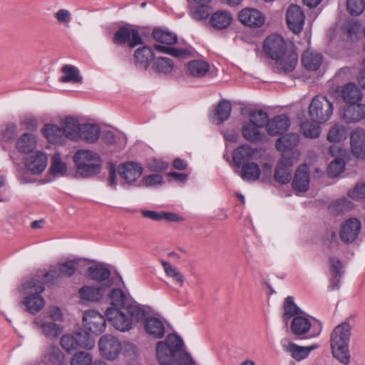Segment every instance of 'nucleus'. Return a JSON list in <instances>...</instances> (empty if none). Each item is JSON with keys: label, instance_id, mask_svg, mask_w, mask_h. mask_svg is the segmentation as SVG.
Here are the masks:
<instances>
[{"label": "nucleus", "instance_id": "obj_1", "mask_svg": "<svg viewBox=\"0 0 365 365\" xmlns=\"http://www.w3.org/2000/svg\"><path fill=\"white\" fill-rule=\"evenodd\" d=\"M265 54L275 61V70L279 73L292 72L298 61V55L293 50H287L284 38L277 34L266 38L263 44Z\"/></svg>", "mask_w": 365, "mask_h": 365}, {"label": "nucleus", "instance_id": "obj_2", "mask_svg": "<svg viewBox=\"0 0 365 365\" xmlns=\"http://www.w3.org/2000/svg\"><path fill=\"white\" fill-rule=\"evenodd\" d=\"M145 310L138 303L131 300L124 310L106 309V316L114 328L120 331H127L132 328L133 322L144 319Z\"/></svg>", "mask_w": 365, "mask_h": 365}, {"label": "nucleus", "instance_id": "obj_3", "mask_svg": "<svg viewBox=\"0 0 365 365\" xmlns=\"http://www.w3.org/2000/svg\"><path fill=\"white\" fill-rule=\"evenodd\" d=\"M351 325L343 322L336 326L330 334V346L333 356L340 363L349 365L351 354L349 345L351 337Z\"/></svg>", "mask_w": 365, "mask_h": 365}, {"label": "nucleus", "instance_id": "obj_4", "mask_svg": "<svg viewBox=\"0 0 365 365\" xmlns=\"http://www.w3.org/2000/svg\"><path fill=\"white\" fill-rule=\"evenodd\" d=\"M73 161L78 177L90 178L101 172L102 161L98 155L91 150H78L73 156Z\"/></svg>", "mask_w": 365, "mask_h": 365}, {"label": "nucleus", "instance_id": "obj_5", "mask_svg": "<svg viewBox=\"0 0 365 365\" xmlns=\"http://www.w3.org/2000/svg\"><path fill=\"white\" fill-rule=\"evenodd\" d=\"M25 294H28L22 303L25 305L26 311L32 314L40 312L44 307L45 302L40 294L44 291V285L41 281L31 279L23 284Z\"/></svg>", "mask_w": 365, "mask_h": 365}, {"label": "nucleus", "instance_id": "obj_6", "mask_svg": "<svg viewBox=\"0 0 365 365\" xmlns=\"http://www.w3.org/2000/svg\"><path fill=\"white\" fill-rule=\"evenodd\" d=\"M333 113V104L324 96H317L309 107V114L312 120L319 123L327 121Z\"/></svg>", "mask_w": 365, "mask_h": 365}, {"label": "nucleus", "instance_id": "obj_7", "mask_svg": "<svg viewBox=\"0 0 365 365\" xmlns=\"http://www.w3.org/2000/svg\"><path fill=\"white\" fill-rule=\"evenodd\" d=\"M98 347L101 354L109 360L118 358L122 350L119 340L110 334H105L100 338Z\"/></svg>", "mask_w": 365, "mask_h": 365}, {"label": "nucleus", "instance_id": "obj_8", "mask_svg": "<svg viewBox=\"0 0 365 365\" xmlns=\"http://www.w3.org/2000/svg\"><path fill=\"white\" fill-rule=\"evenodd\" d=\"M128 43L130 48H134L143 43L138 30L128 26H121L114 34L113 43L117 45Z\"/></svg>", "mask_w": 365, "mask_h": 365}, {"label": "nucleus", "instance_id": "obj_9", "mask_svg": "<svg viewBox=\"0 0 365 365\" xmlns=\"http://www.w3.org/2000/svg\"><path fill=\"white\" fill-rule=\"evenodd\" d=\"M281 345L283 350L288 353L292 359L299 361L309 356L311 351L317 349V344H312L309 346H302L297 345L288 339H284L281 341Z\"/></svg>", "mask_w": 365, "mask_h": 365}, {"label": "nucleus", "instance_id": "obj_10", "mask_svg": "<svg viewBox=\"0 0 365 365\" xmlns=\"http://www.w3.org/2000/svg\"><path fill=\"white\" fill-rule=\"evenodd\" d=\"M83 321L84 327L93 334H100L106 329V319L96 311H86L84 313Z\"/></svg>", "mask_w": 365, "mask_h": 365}, {"label": "nucleus", "instance_id": "obj_11", "mask_svg": "<svg viewBox=\"0 0 365 365\" xmlns=\"http://www.w3.org/2000/svg\"><path fill=\"white\" fill-rule=\"evenodd\" d=\"M287 23L294 34H299L304 27L305 16L302 9L297 5H291L286 13Z\"/></svg>", "mask_w": 365, "mask_h": 365}, {"label": "nucleus", "instance_id": "obj_12", "mask_svg": "<svg viewBox=\"0 0 365 365\" xmlns=\"http://www.w3.org/2000/svg\"><path fill=\"white\" fill-rule=\"evenodd\" d=\"M365 117V105L354 103L343 107L341 118L346 123H355Z\"/></svg>", "mask_w": 365, "mask_h": 365}, {"label": "nucleus", "instance_id": "obj_13", "mask_svg": "<svg viewBox=\"0 0 365 365\" xmlns=\"http://www.w3.org/2000/svg\"><path fill=\"white\" fill-rule=\"evenodd\" d=\"M48 158L41 151H34L26 158L25 165L34 175L42 173L47 166Z\"/></svg>", "mask_w": 365, "mask_h": 365}, {"label": "nucleus", "instance_id": "obj_14", "mask_svg": "<svg viewBox=\"0 0 365 365\" xmlns=\"http://www.w3.org/2000/svg\"><path fill=\"white\" fill-rule=\"evenodd\" d=\"M33 324L36 329H40L41 333L47 338H55L62 332V328L60 325L48 322L45 316L40 315L36 317Z\"/></svg>", "mask_w": 365, "mask_h": 365}, {"label": "nucleus", "instance_id": "obj_15", "mask_svg": "<svg viewBox=\"0 0 365 365\" xmlns=\"http://www.w3.org/2000/svg\"><path fill=\"white\" fill-rule=\"evenodd\" d=\"M292 165V158L283 154L281 160L277 165L274 175V180L280 184L289 182L291 180V167Z\"/></svg>", "mask_w": 365, "mask_h": 365}, {"label": "nucleus", "instance_id": "obj_16", "mask_svg": "<svg viewBox=\"0 0 365 365\" xmlns=\"http://www.w3.org/2000/svg\"><path fill=\"white\" fill-rule=\"evenodd\" d=\"M361 230V222L356 218L347 220L341 226L339 237L342 242L351 243L358 237Z\"/></svg>", "mask_w": 365, "mask_h": 365}, {"label": "nucleus", "instance_id": "obj_17", "mask_svg": "<svg viewBox=\"0 0 365 365\" xmlns=\"http://www.w3.org/2000/svg\"><path fill=\"white\" fill-rule=\"evenodd\" d=\"M242 24L250 27H259L264 23L263 14L255 9H244L238 15Z\"/></svg>", "mask_w": 365, "mask_h": 365}, {"label": "nucleus", "instance_id": "obj_18", "mask_svg": "<svg viewBox=\"0 0 365 365\" xmlns=\"http://www.w3.org/2000/svg\"><path fill=\"white\" fill-rule=\"evenodd\" d=\"M336 93L339 94L344 101L350 104L359 102L363 97L361 91L355 83H349L343 86H338Z\"/></svg>", "mask_w": 365, "mask_h": 365}, {"label": "nucleus", "instance_id": "obj_19", "mask_svg": "<svg viewBox=\"0 0 365 365\" xmlns=\"http://www.w3.org/2000/svg\"><path fill=\"white\" fill-rule=\"evenodd\" d=\"M352 153L358 158H365V130L357 128L352 131L350 137Z\"/></svg>", "mask_w": 365, "mask_h": 365}, {"label": "nucleus", "instance_id": "obj_20", "mask_svg": "<svg viewBox=\"0 0 365 365\" xmlns=\"http://www.w3.org/2000/svg\"><path fill=\"white\" fill-rule=\"evenodd\" d=\"M120 175L128 182L130 183L138 179L143 173L142 166L134 162H127L119 168Z\"/></svg>", "mask_w": 365, "mask_h": 365}, {"label": "nucleus", "instance_id": "obj_21", "mask_svg": "<svg viewBox=\"0 0 365 365\" xmlns=\"http://www.w3.org/2000/svg\"><path fill=\"white\" fill-rule=\"evenodd\" d=\"M289 125V119L286 115H278L268 122L267 132L272 136L279 135L285 132Z\"/></svg>", "mask_w": 365, "mask_h": 365}, {"label": "nucleus", "instance_id": "obj_22", "mask_svg": "<svg viewBox=\"0 0 365 365\" xmlns=\"http://www.w3.org/2000/svg\"><path fill=\"white\" fill-rule=\"evenodd\" d=\"M155 54L151 48L147 46L139 47L134 53V63L140 69H146L154 59Z\"/></svg>", "mask_w": 365, "mask_h": 365}, {"label": "nucleus", "instance_id": "obj_23", "mask_svg": "<svg viewBox=\"0 0 365 365\" xmlns=\"http://www.w3.org/2000/svg\"><path fill=\"white\" fill-rule=\"evenodd\" d=\"M257 150L248 145H242L233 151L232 160L235 165L240 168L245 163L253 159Z\"/></svg>", "mask_w": 365, "mask_h": 365}, {"label": "nucleus", "instance_id": "obj_24", "mask_svg": "<svg viewBox=\"0 0 365 365\" xmlns=\"http://www.w3.org/2000/svg\"><path fill=\"white\" fill-rule=\"evenodd\" d=\"M292 186L295 190L299 192H305L309 189V175L306 165H302L297 168Z\"/></svg>", "mask_w": 365, "mask_h": 365}, {"label": "nucleus", "instance_id": "obj_25", "mask_svg": "<svg viewBox=\"0 0 365 365\" xmlns=\"http://www.w3.org/2000/svg\"><path fill=\"white\" fill-rule=\"evenodd\" d=\"M100 135V128L98 125L92 123H83L80 127L78 140H83L89 143H96Z\"/></svg>", "mask_w": 365, "mask_h": 365}, {"label": "nucleus", "instance_id": "obj_26", "mask_svg": "<svg viewBox=\"0 0 365 365\" xmlns=\"http://www.w3.org/2000/svg\"><path fill=\"white\" fill-rule=\"evenodd\" d=\"M146 333L155 339H161L165 334V327L163 322L156 317H148L145 322Z\"/></svg>", "mask_w": 365, "mask_h": 365}, {"label": "nucleus", "instance_id": "obj_27", "mask_svg": "<svg viewBox=\"0 0 365 365\" xmlns=\"http://www.w3.org/2000/svg\"><path fill=\"white\" fill-rule=\"evenodd\" d=\"M111 307L108 309L112 310H124L126 306L132 300L121 289H113L109 295Z\"/></svg>", "mask_w": 365, "mask_h": 365}, {"label": "nucleus", "instance_id": "obj_28", "mask_svg": "<svg viewBox=\"0 0 365 365\" xmlns=\"http://www.w3.org/2000/svg\"><path fill=\"white\" fill-rule=\"evenodd\" d=\"M311 322L304 316L299 315L292 319L291 322V331L298 338L307 334L311 329Z\"/></svg>", "mask_w": 365, "mask_h": 365}, {"label": "nucleus", "instance_id": "obj_29", "mask_svg": "<svg viewBox=\"0 0 365 365\" xmlns=\"http://www.w3.org/2000/svg\"><path fill=\"white\" fill-rule=\"evenodd\" d=\"M302 61L307 70L317 71L323 61V56L319 52L307 50L302 55Z\"/></svg>", "mask_w": 365, "mask_h": 365}, {"label": "nucleus", "instance_id": "obj_30", "mask_svg": "<svg viewBox=\"0 0 365 365\" xmlns=\"http://www.w3.org/2000/svg\"><path fill=\"white\" fill-rule=\"evenodd\" d=\"M240 178L246 182L257 181L261 175V170L256 163L250 162L241 165Z\"/></svg>", "mask_w": 365, "mask_h": 365}, {"label": "nucleus", "instance_id": "obj_31", "mask_svg": "<svg viewBox=\"0 0 365 365\" xmlns=\"http://www.w3.org/2000/svg\"><path fill=\"white\" fill-rule=\"evenodd\" d=\"M232 110L230 103L227 100H222L219 101L215 109L213 117L211 120L213 123L220 124L227 120Z\"/></svg>", "mask_w": 365, "mask_h": 365}, {"label": "nucleus", "instance_id": "obj_32", "mask_svg": "<svg viewBox=\"0 0 365 365\" xmlns=\"http://www.w3.org/2000/svg\"><path fill=\"white\" fill-rule=\"evenodd\" d=\"M176 354L164 341H158L156 346L157 359L160 365H172Z\"/></svg>", "mask_w": 365, "mask_h": 365}, {"label": "nucleus", "instance_id": "obj_33", "mask_svg": "<svg viewBox=\"0 0 365 365\" xmlns=\"http://www.w3.org/2000/svg\"><path fill=\"white\" fill-rule=\"evenodd\" d=\"M81 124L73 117H67L63 122V134L68 139L78 141V132Z\"/></svg>", "mask_w": 365, "mask_h": 365}, {"label": "nucleus", "instance_id": "obj_34", "mask_svg": "<svg viewBox=\"0 0 365 365\" xmlns=\"http://www.w3.org/2000/svg\"><path fill=\"white\" fill-rule=\"evenodd\" d=\"M299 142V136L296 133H288L277 139L275 143L276 148L282 152L287 151L295 148Z\"/></svg>", "mask_w": 365, "mask_h": 365}, {"label": "nucleus", "instance_id": "obj_35", "mask_svg": "<svg viewBox=\"0 0 365 365\" xmlns=\"http://www.w3.org/2000/svg\"><path fill=\"white\" fill-rule=\"evenodd\" d=\"M209 69V64L206 61L201 60H192L187 64L188 75L195 78L205 76Z\"/></svg>", "mask_w": 365, "mask_h": 365}, {"label": "nucleus", "instance_id": "obj_36", "mask_svg": "<svg viewBox=\"0 0 365 365\" xmlns=\"http://www.w3.org/2000/svg\"><path fill=\"white\" fill-rule=\"evenodd\" d=\"M103 287L83 286L79 289V295L81 299L88 302H98L101 300L104 294Z\"/></svg>", "mask_w": 365, "mask_h": 365}, {"label": "nucleus", "instance_id": "obj_37", "mask_svg": "<svg viewBox=\"0 0 365 365\" xmlns=\"http://www.w3.org/2000/svg\"><path fill=\"white\" fill-rule=\"evenodd\" d=\"M36 140L33 134L24 133L16 141V149L23 153H31L35 149Z\"/></svg>", "mask_w": 365, "mask_h": 365}, {"label": "nucleus", "instance_id": "obj_38", "mask_svg": "<svg viewBox=\"0 0 365 365\" xmlns=\"http://www.w3.org/2000/svg\"><path fill=\"white\" fill-rule=\"evenodd\" d=\"M43 365H66L64 355L62 351L56 347L51 348L48 351L42 356L41 360Z\"/></svg>", "mask_w": 365, "mask_h": 365}, {"label": "nucleus", "instance_id": "obj_39", "mask_svg": "<svg viewBox=\"0 0 365 365\" xmlns=\"http://www.w3.org/2000/svg\"><path fill=\"white\" fill-rule=\"evenodd\" d=\"M303 314V312L294 304L292 297H287L284 303L283 322L287 325L292 317H298Z\"/></svg>", "mask_w": 365, "mask_h": 365}, {"label": "nucleus", "instance_id": "obj_40", "mask_svg": "<svg viewBox=\"0 0 365 365\" xmlns=\"http://www.w3.org/2000/svg\"><path fill=\"white\" fill-rule=\"evenodd\" d=\"M231 14L225 11H219L214 13L210 18L211 25L217 29L227 28L232 23Z\"/></svg>", "mask_w": 365, "mask_h": 365}, {"label": "nucleus", "instance_id": "obj_41", "mask_svg": "<svg viewBox=\"0 0 365 365\" xmlns=\"http://www.w3.org/2000/svg\"><path fill=\"white\" fill-rule=\"evenodd\" d=\"M63 75L61 77L62 83H79L82 82V77L78 69L72 65H65L61 68Z\"/></svg>", "mask_w": 365, "mask_h": 365}, {"label": "nucleus", "instance_id": "obj_42", "mask_svg": "<svg viewBox=\"0 0 365 365\" xmlns=\"http://www.w3.org/2000/svg\"><path fill=\"white\" fill-rule=\"evenodd\" d=\"M153 37L155 40L163 44L174 45L178 42V37L175 34L160 28L153 30Z\"/></svg>", "mask_w": 365, "mask_h": 365}, {"label": "nucleus", "instance_id": "obj_43", "mask_svg": "<svg viewBox=\"0 0 365 365\" xmlns=\"http://www.w3.org/2000/svg\"><path fill=\"white\" fill-rule=\"evenodd\" d=\"M259 127H257L250 123H246L242 126L243 137L249 142L257 143L261 141L264 134L259 130Z\"/></svg>", "mask_w": 365, "mask_h": 365}, {"label": "nucleus", "instance_id": "obj_44", "mask_svg": "<svg viewBox=\"0 0 365 365\" xmlns=\"http://www.w3.org/2000/svg\"><path fill=\"white\" fill-rule=\"evenodd\" d=\"M82 259L81 258H75L73 259L67 260L63 262L58 264V267L62 276L66 277H72L78 267L80 266Z\"/></svg>", "mask_w": 365, "mask_h": 365}, {"label": "nucleus", "instance_id": "obj_45", "mask_svg": "<svg viewBox=\"0 0 365 365\" xmlns=\"http://www.w3.org/2000/svg\"><path fill=\"white\" fill-rule=\"evenodd\" d=\"M43 133L51 143H59L63 138L62 128L53 124H47L43 128Z\"/></svg>", "mask_w": 365, "mask_h": 365}, {"label": "nucleus", "instance_id": "obj_46", "mask_svg": "<svg viewBox=\"0 0 365 365\" xmlns=\"http://www.w3.org/2000/svg\"><path fill=\"white\" fill-rule=\"evenodd\" d=\"M78 348L91 349L95 346V340L90 334L82 329H78L74 332Z\"/></svg>", "mask_w": 365, "mask_h": 365}, {"label": "nucleus", "instance_id": "obj_47", "mask_svg": "<svg viewBox=\"0 0 365 365\" xmlns=\"http://www.w3.org/2000/svg\"><path fill=\"white\" fill-rule=\"evenodd\" d=\"M88 273L90 279L99 282L107 280L110 277L109 269L103 265L90 267L88 269Z\"/></svg>", "mask_w": 365, "mask_h": 365}, {"label": "nucleus", "instance_id": "obj_48", "mask_svg": "<svg viewBox=\"0 0 365 365\" xmlns=\"http://www.w3.org/2000/svg\"><path fill=\"white\" fill-rule=\"evenodd\" d=\"M49 171L54 175L63 176L66 173V164L62 161L61 155L59 153H55L53 155Z\"/></svg>", "mask_w": 365, "mask_h": 365}, {"label": "nucleus", "instance_id": "obj_49", "mask_svg": "<svg viewBox=\"0 0 365 365\" xmlns=\"http://www.w3.org/2000/svg\"><path fill=\"white\" fill-rule=\"evenodd\" d=\"M161 264L163 267L166 275L171 277L180 287H182L185 282L182 274L169 262L162 260Z\"/></svg>", "mask_w": 365, "mask_h": 365}, {"label": "nucleus", "instance_id": "obj_50", "mask_svg": "<svg viewBox=\"0 0 365 365\" xmlns=\"http://www.w3.org/2000/svg\"><path fill=\"white\" fill-rule=\"evenodd\" d=\"M346 137L345 128L340 124H334L329 130L327 133V140L331 143L340 142Z\"/></svg>", "mask_w": 365, "mask_h": 365}, {"label": "nucleus", "instance_id": "obj_51", "mask_svg": "<svg viewBox=\"0 0 365 365\" xmlns=\"http://www.w3.org/2000/svg\"><path fill=\"white\" fill-rule=\"evenodd\" d=\"M250 123L257 127L263 128L264 125L267 126L268 122L267 113L262 110H255L250 113Z\"/></svg>", "mask_w": 365, "mask_h": 365}, {"label": "nucleus", "instance_id": "obj_52", "mask_svg": "<svg viewBox=\"0 0 365 365\" xmlns=\"http://www.w3.org/2000/svg\"><path fill=\"white\" fill-rule=\"evenodd\" d=\"M173 61L166 57L158 58L153 64V68L159 73H170L173 71Z\"/></svg>", "mask_w": 365, "mask_h": 365}, {"label": "nucleus", "instance_id": "obj_53", "mask_svg": "<svg viewBox=\"0 0 365 365\" xmlns=\"http://www.w3.org/2000/svg\"><path fill=\"white\" fill-rule=\"evenodd\" d=\"M303 135L309 138H316L320 134L319 125L309 121H305L301 125Z\"/></svg>", "mask_w": 365, "mask_h": 365}, {"label": "nucleus", "instance_id": "obj_54", "mask_svg": "<svg viewBox=\"0 0 365 365\" xmlns=\"http://www.w3.org/2000/svg\"><path fill=\"white\" fill-rule=\"evenodd\" d=\"M92 356L86 351L76 352L71 359V365H91Z\"/></svg>", "mask_w": 365, "mask_h": 365}, {"label": "nucleus", "instance_id": "obj_55", "mask_svg": "<svg viewBox=\"0 0 365 365\" xmlns=\"http://www.w3.org/2000/svg\"><path fill=\"white\" fill-rule=\"evenodd\" d=\"M345 168L344 161L341 158L332 160L327 168V173L330 177H336L341 173Z\"/></svg>", "mask_w": 365, "mask_h": 365}, {"label": "nucleus", "instance_id": "obj_56", "mask_svg": "<svg viewBox=\"0 0 365 365\" xmlns=\"http://www.w3.org/2000/svg\"><path fill=\"white\" fill-rule=\"evenodd\" d=\"M53 16L59 24L69 27L72 19V14L69 10L65 9H58L54 13Z\"/></svg>", "mask_w": 365, "mask_h": 365}, {"label": "nucleus", "instance_id": "obj_57", "mask_svg": "<svg viewBox=\"0 0 365 365\" xmlns=\"http://www.w3.org/2000/svg\"><path fill=\"white\" fill-rule=\"evenodd\" d=\"M164 342H165L175 354L180 351L184 346L182 339L175 334L168 335Z\"/></svg>", "mask_w": 365, "mask_h": 365}, {"label": "nucleus", "instance_id": "obj_58", "mask_svg": "<svg viewBox=\"0 0 365 365\" xmlns=\"http://www.w3.org/2000/svg\"><path fill=\"white\" fill-rule=\"evenodd\" d=\"M61 345L67 352L78 349L74 334L63 335L61 339Z\"/></svg>", "mask_w": 365, "mask_h": 365}, {"label": "nucleus", "instance_id": "obj_59", "mask_svg": "<svg viewBox=\"0 0 365 365\" xmlns=\"http://www.w3.org/2000/svg\"><path fill=\"white\" fill-rule=\"evenodd\" d=\"M210 14L208 5H199L190 10V15L196 21L206 19Z\"/></svg>", "mask_w": 365, "mask_h": 365}, {"label": "nucleus", "instance_id": "obj_60", "mask_svg": "<svg viewBox=\"0 0 365 365\" xmlns=\"http://www.w3.org/2000/svg\"><path fill=\"white\" fill-rule=\"evenodd\" d=\"M346 8L351 15L358 16L363 12L364 3L363 0H347Z\"/></svg>", "mask_w": 365, "mask_h": 365}, {"label": "nucleus", "instance_id": "obj_61", "mask_svg": "<svg viewBox=\"0 0 365 365\" xmlns=\"http://www.w3.org/2000/svg\"><path fill=\"white\" fill-rule=\"evenodd\" d=\"M17 134V125L14 123L7 124L0 134V140L9 141L14 140Z\"/></svg>", "mask_w": 365, "mask_h": 365}, {"label": "nucleus", "instance_id": "obj_62", "mask_svg": "<svg viewBox=\"0 0 365 365\" xmlns=\"http://www.w3.org/2000/svg\"><path fill=\"white\" fill-rule=\"evenodd\" d=\"M155 48L160 52L168 53L175 57H180L187 53V51L184 49H178L175 48L158 44L155 45Z\"/></svg>", "mask_w": 365, "mask_h": 365}, {"label": "nucleus", "instance_id": "obj_63", "mask_svg": "<svg viewBox=\"0 0 365 365\" xmlns=\"http://www.w3.org/2000/svg\"><path fill=\"white\" fill-rule=\"evenodd\" d=\"M141 182L143 185L149 187L162 185L164 182V180L160 175L152 174L144 176Z\"/></svg>", "mask_w": 365, "mask_h": 365}, {"label": "nucleus", "instance_id": "obj_64", "mask_svg": "<svg viewBox=\"0 0 365 365\" xmlns=\"http://www.w3.org/2000/svg\"><path fill=\"white\" fill-rule=\"evenodd\" d=\"M349 196L354 200L365 198V182L358 183L348 192Z\"/></svg>", "mask_w": 365, "mask_h": 365}]
</instances>
